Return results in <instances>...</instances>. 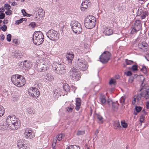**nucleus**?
<instances>
[{"mask_svg": "<svg viewBox=\"0 0 149 149\" xmlns=\"http://www.w3.org/2000/svg\"><path fill=\"white\" fill-rule=\"evenodd\" d=\"M4 8L6 10H9L11 8V6L7 3H6L4 5Z\"/></svg>", "mask_w": 149, "mask_h": 149, "instance_id": "obj_40", "label": "nucleus"}, {"mask_svg": "<svg viewBox=\"0 0 149 149\" xmlns=\"http://www.w3.org/2000/svg\"><path fill=\"white\" fill-rule=\"evenodd\" d=\"M5 13L7 15H10L12 14V11L10 10V9H9L7 11H6Z\"/></svg>", "mask_w": 149, "mask_h": 149, "instance_id": "obj_50", "label": "nucleus"}, {"mask_svg": "<svg viewBox=\"0 0 149 149\" xmlns=\"http://www.w3.org/2000/svg\"><path fill=\"white\" fill-rule=\"evenodd\" d=\"M125 62L126 63L127 65H130L133 62L132 61L129 60L127 59H125Z\"/></svg>", "mask_w": 149, "mask_h": 149, "instance_id": "obj_44", "label": "nucleus"}, {"mask_svg": "<svg viewBox=\"0 0 149 149\" xmlns=\"http://www.w3.org/2000/svg\"><path fill=\"white\" fill-rule=\"evenodd\" d=\"M0 38L1 40H4L5 38V36L3 34L1 35V36H0Z\"/></svg>", "mask_w": 149, "mask_h": 149, "instance_id": "obj_59", "label": "nucleus"}, {"mask_svg": "<svg viewBox=\"0 0 149 149\" xmlns=\"http://www.w3.org/2000/svg\"><path fill=\"white\" fill-rule=\"evenodd\" d=\"M135 97H136L135 96H134V100L133 101H132V103L133 104H134L136 102V98Z\"/></svg>", "mask_w": 149, "mask_h": 149, "instance_id": "obj_63", "label": "nucleus"}, {"mask_svg": "<svg viewBox=\"0 0 149 149\" xmlns=\"http://www.w3.org/2000/svg\"><path fill=\"white\" fill-rule=\"evenodd\" d=\"M74 107V106L72 104H71L69 107L66 108V110L68 112H71L73 110Z\"/></svg>", "mask_w": 149, "mask_h": 149, "instance_id": "obj_26", "label": "nucleus"}, {"mask_svg": "<svg viewBox=\"0 0 149 149\" xmlns=\"http://www.w3.org/2000/svg\"><path fill=\"white\" fill-rule=\"evenodd\" d=\"M145 57L147 60L149 61V53Z\"/></svg>", "mask_w": 149, "mask_h": 149, "instance_id": "obj_60", "label": "nucleus"}, {"mask_svg": "<svg viewBox=\"0 0 149 149\" xmlns=\"http://www.w3.org/2000/svg\"><path fill=\"white\" fill-rule=\"evenodd\" d=\"M21 65H23V67H25L26 68H28L30 66V64L27 61H25L24 62H21L20 63Z\"/></svg>", "mask_w": 149, "mask_h": 149, "instance_id": "obj_24", "label": "nucleus"}, {"mask_svg": "<svg viewBox=\"0 0 149 149\" xmlns=\"http://www.w3.org/2000/svg\"><path fill=\"white\" fill-rule=\"evenodd\" d=\"M141 71H142L145 74H146L147 72L146 68L145 66H143L141 69Z\"/></svg>", "mask_w": 149, "mask_h": 149, "instance_id": "obj_42", "label": "nucleus"}, {"mask_svg": "<svg viewBox=\"0 0 149 149\" xmlns=\"http://www.w3.org/2000/svg\"><path fill=\"white\" fill-rule=\"evenodd\" d=\"M148 16V12L146 11H144L142 13L141 15V19H144L146 17Z\"/></svg>", "mask_w": 149, "mask_h": 149, "instance_id": "obj_34", "label": "nucleus"}, {"mask_svg": "<svg viewBox=\"0 0 149 149\" xmlns=\"http://www.w3.org/2000/svg\"><path fill=\"white\" fill-rule=\"evenodd\" d=\"M85 134V132L84 131H77V134L78 136H79L81 135L84 134Z\"/></svg>", "mask_w": 149, "mask_h": 149, "instance_id": "obj_39", "label": "nucleus"}, {"mask_svg": "<svg viewBox=\"0 0 149 149\" xmlns=\"http://www.w3.org/2000/svg\"><path fill=\"white\" fill-rule=\"evenodd\" d=\"M100 101L102 104H104L106 103V100L104 96H101L100 97Z\"/></svg>", "mask_w": 149, "mask_h": 149, "instance_id": "obj_27", "label": "nucleus"}, {"mask_svg": "<svg viewBox=\"0 0 149 149\" xmlns=\"http://www.w3.org/2000/svg\"><path fill=\"white\" fill-rule=\"evenodd\" d=\"M111 54L109 52H104L99 58L100 61L102 63H105L108 62L110 60Z\"/></svg>", "mask_w": 149, "mask_h": 149, "instance_id": "obj_12", "label": "nucleus"}, {"mask_svg": "<svg viewBox=\"0 0 149 149\" xmlns=\"http://www.w3.org/2000/svg\"><path fill=\"white\" fill-rule=\"evenodd\" d=\"M113 126L115 129L118 130L121 128L120 123L118 120L115 121L113 123Z\"/></svg>", "mask_w": 149, "mask_h": 149, "instance_id": "obj_22", "label": "nucleus"}, {"mask_svg": "<svg viewBox=\"0 0 149 149\" xmlns=\"http://www.w3.org/2000/svg\"><path fill=\"white\" fill-rule=\"evenodd\" d=\"M65 136V135L63 134H61L58 135L56 136L57 140L59 141H61Z\"/></svg>", "mask_w": 149, "mask_h": 149, "instance_id": "obj_32", "label": "nucleus"}, {"mask_svg": "<svg viewBox=\"0 0 149 149\" xmlns=\"http://www.w3.org/2000/svg\"><path fill=\"white\" fill-rule=\"evenodd\" d=\"M143 11L141 9H140L139 8L138 10V12H137V16H139L140 15H141V14H142L143 13Z\"/></svg>", "mask_w": 149, "mask_h": 149, "instance_id": "obj_46", "label": "nucleus"}, {"mask_svg": "<svg viewBox=\"0 0 149 149\" xmlns=\"http://www.w3.org/2000/svg\"><path fill=\"white\" fill-rule=\"evenodd\" d=\"M50 66L49 60L47 58L40 59L38 61L35 65V68L38 72L47 70Z\"/></svg>", "mask_w": 149, "mask_h": 149, "instance_id": "obj_1", "label": "nucleus"}, {"mask_svg": "<svg viewBox=\"0 0 149 149\" xmlns=\"http://www.w3.org/2000/svg\"><path fill=\"white\" fill-rule=\"evenodd\" d=\"M121 123V125L123 127L126 128L127 127V125L125 123V121L124 120L122 121Z\"/></svg>", "mask_w": 149, "mask_h": 149, "instance_id": "obj_35", "label": "nucleus"}, {"mask_svg": "<svg viewBox=\"0 0 149 149\" xmlns=\"http://www.w3.org/2000/svg\"><path fill=\"white\" fill-rule=\"evenodd\" d=\"M25 141L24 139H20L18 141L17 143V145L19 148L23 146L24 145H26L25 143Z\"/></svg>", "mask_w": 149, "mask_h": 149, "instance_id": "obj_20", "label": "nucleus"}, {"mask_svg": "<svg viewBox=\"0 0 149 149\" xmlns=\"http://www.w3.org/2000/svg\"><path fill=\"white\" fill-rule=\"evenodd\" d=\"M145 116L143 115H141L140 117V121L141 123V125H142V123L143 122L144 120Z\"/></svg>", "mask_w": 149, "mask_h": 149, "instance_id": "obj_37", "label": "nucleus"}, {"mask_svg": "<svg viewBox=\"0 0 149 149\" xmlns=\"http://www.w3.org/2000/svg\"><path fill=\"white\" fill-rule=\"evenodd\" d=\"M6 123L9 128L12 130H16L20 126V122L17 120L14 115H10L8 117L6 120Z\"/></svg>", "mask_w": 149, "mask_h": 149, "instance_id": "obj_2", "label": "nucleus"}, {"mask_svg": "<svg viewBox=\"0 0 149 149\" xmlns=\"http://www.w3.org/2000/svg\"><path fill=\"white\" fill-rule=\"evenodd\" d=\"M67 60L69 63H71L72 60L74 57V55L73 54L70 53H67L66 55Z\"/></svg>", "mask_w": 149, "mask_h": 149, "instance_id": "obj_18", "label": "nucleus"}, {"mask_svg": "<svg viewBox=\"0 0 149 149\" xmlns=\"http://www.w3.org/2000/svg\"><path fill=\"white\" fill-rule=\"evenodd\" d=\"M140 95L146 99L149 100V89L143 91L140 93Z\"/></svg>", "mask_w": 149, "mask_h": 149, "instance_id": "obj_17", "label": "nucleus"}, {"mask_svg": "<svg viewBox=\"0 0 149 149\" xmlns=\"http://www.w3.org/2000/svg\"><path fill=\"white\" fill-rule=\"evenodd\" d=\"M56 139H54L53 141V142L52 144V149H55L54 148L56 144Z\"/></svg>", "mask_w": 149, "mask_h": 149, "instance_id": "obj_43", "label": "nucleus"}, {"mask_svg": "<svg viewBox=\"0 0 149 149\" xmlns=\"http://www.w3.org/2000/svg\"><path fill=\"white\" fill-rule=\"evenodd\" d=\"M28 94L30 96L37 98L40 95V93L39 90L36 88H30L28 90Z\"/></svg>", "mask_w": 149, "mask_h": 149, "instance_id": "obj_13", "label": "nucleus"}, {"mask_svg": "<svg viewBox=\"0 0 149 149\" xmlns=\"http://www.w3.org/2000/svg\"><path fill=\"white\" fill-rule=\"evenodd\" d=\"M5 113L4 108L1 106H0V117L2 116Z\"/></svg>", "mask_w": 149, "mask_h": 149, "instance_id": "obj_29", "label": "nucleus"}, {"mask_svg": "<svg viewBox=\"0 0 149 149\" xmlns=\"http://www.w3.org/2000/svg\"><path fill=\"white\" fill-rule=\"evenodd\" d=\"M19 149H29V148L28 145L26 144V145H24V146L21 148H19Z\"/></svg>", "mask_w": 149, "mask_h": 149, "instance_id": "obj_51", "label": "nucleus"}, {"mask_svg": "<svg viewBox=\"0 0 149 149\" xmlns=\"http://www.w3.org/2000/svg\"><path fill=\"white\" fill-rule=\"evenodd\" d=\"M8 127L7 123L3 122L1 125L0 126V129L2 130H4L7 129Z\"/></svg>", "mask_w": 149, "mask_h": 149, "instance_id": "obj_25", "label": "nucleus"}, {"mask_svg": "<svg viewBox=\"0 0 149 149\" xmlns=\"http://www.w3.org/2000/svg\"><path fill=\"white\" fill-rule=\"evenodd\" d=\"M46 34L47 37L52 40L56 41L59 39V35L57 31L53 29L49 30Z\"/></svg>", "mask_w": 149, "mask_h": 149, "instance_id": "obj_11", "label": "nucleus"}, {"mask_svg": "<svg viewBox=\"0 0 149 149\" xmlns=\"http://www.w3.org/2000/svg\"><path fill=\"white\" fill-rule=\"evenodd\" d=\"M11 35L10 34H8L6 39L7 40L8 42H10L11 40Z\"/></svg>", "mask_w": 149, "mask_h": 149, "instance_id": "obj_45", "label": "nucleus"}, {"mask_svg": "<svg viewBox=\"0 0 149 149\" xmlns=\"http://www.w3.org/2000/svg\"><path fill=\"white\" fill-rule=\"evenodd\" d=\"M96 115L97 118L99 121V123L101 124L102 123H103L102 117L99 114H97Z\"/></svg>", "mask_w": 149, "mask_h": 149, "instance_id": "obj_33", "label": "nucleus"}, {"mask_svg": "<svg viewBox=\"0 0 149 149\" xmlns=\"http://www.w3.org/2000/svg\"><path fill=\"white\" fill-rule=\"evenodd\" d=\"M141 26L139 20L136 21L134 23V25L132 27L131 33L133 34L139 31L141 28Z\"/></svg>", "mask_w": 149, "mask_h": 149, "instance_id": "obj_14", "label": "nucleus"}, {"mask_svg": "<svg viewBox=\"0 0 149 149\" xmlns=\"http://www.w3.org/2000/svg\"><path fill=\"white\" fill-rule=\"evenodd\" d=\"M76 104H81V100L80 98H77L76 100Z\"/></svg>", "mask_w": 149, "mask_h": 149, "instance_id": "obj_52", "label": "nucleus"}, {"mask_svg": "<svg viewBox=\"0 0 149 149\" xmlns=\"http://www.w3.org/2000/svg\"><path fill=\"white\" fill-rule=\"evenodd\" d=\"M13 42L15 43L16 44H17V40L15 39L13 40Z\"/></svg>", "mask_w": 149, "mask_h": 149, "instance_id": "obj_62", "label": "nucleus"}, {"mask_svg": "<svg viewBox=\"0 0 149 149\" xmlns=\"http://www.w3.org/2000/svg\"><path fill=\"white\" fill-rule=\"evenodd\" d=\"M24 134L25 135V137L26 139H32L35 136L34 134L32 133L31 130L28 129H26Z\"/></svg>", "mask_w": 149, "mask_h": 149, "instance_id": "obj_16", "label": "nucleus"}, {"mask_svg": "<svg viewBox=\"0 0 149 149\" xmlns=\"http://www.w3.org/2000/svg\"><path fill=\"white\" fill-rule=\"evenodd\" d=\"M29 25L32 27L34 28L36 26V24L34 22H31L30 24Z\"/></svg>", "mask_w": 149, "mask_h": 149, "instance_id": "obj_56", "label": "nucleus"}, {"mask_svg": "<svg viewBox=\"0 0 149 149\" xmlns=\"http://www.w3.org/2000/svg\"><path fill=\"white\" fill-rule=\"evenodd\" d=\"M45 15V12L43 9L40 8H36L35 9L33 12V16L35 17L34 19L36 20H40Z\"/></svg>", "mask_w": 149, "mask_h": 149, "instance_id": "obj_10", "label": "nucleus"}, {"mask_svg": "<svg viewBox=\"0 0 149 149\" xmlns=\"http://www.w3.org/2000/svg\"><path fill=\"white\" fill-rule=\"evenodd\" d=\"M11 80L14 84L18 87L22 86L26 83L25 79L23 76L17 74L13 75Z\"/></svg>", "mask_w": 149, "mask_h": 149, "instance_id": "obj_3", "label": "nucleus"}, {"mask_svg": "<svg viewBox=\"0 0 149 149\" xmlns=\"http://www.w3.org/2000/svg\"><path fill=\"white\" fill-rule=\"evenodd\" d=\"M116 82V81L115 79H111L109 82V84L110 85L114 84H115Z\"/></svg>", "mask_w": 149, "mask_h": 149, "instance_id": "obj_47", "label": "nucleus"}, {"mask_svg": "<svg viewBox=\"0 0 149 149\" xmlns=\"http://www.w3.org/2000/svg\"><path fill=\"white\" fill-rule=\"evenodd\" d=\"M1 29L3 31H5L7 30V27L6 25H3L1 27Z\"/></svg>", "mask_w": 149, "mask_h": 149, "instance_id": "obj_48", "label": "nucleus"}, {"mask_svg": "<svg viewBox=\"0 0 149 149\" xmlns=\"http://www.w3.org/2000/svg\"><path fill=\"white\" fill-rule=\"evenodd\" d=\"M70 25L74 33L78 34L81 33L82 31L81 24L78 21L73 20L71 22Z\"/></svg>", "mask_w": 149, "mask_h": 149, "instance_id": "obj_6", "label": "nucleus"}, {"mask_svg": "<svg viewBox=\"0 0 149 149\" xmlns=\"http://www.w3.org/2000/svg\"><path fill=\"white\" fill-rule=\"evenodd\" d=\"M146 108L147 109H149V101L146 103Z\"/></svg>", "mask_w": 149, "mask_h": 149, "instance_id": "obj_64", "label": "nucleus"}, {"mask_svg": "<svg viewBox=\"0 0 149 149\" xmlns=\"http://www.w3.org/2000/svg\"><path fill=\"white\" fill-rule=\"evenodd\" d=\"M142 108L140 107L136 106L135 109L137 113L139 112L142 109Z\"/></svg>", "mask_w": 149, "mask_h": 149, "instance_id": "obj_38", "label": "nucleus"}, {"mask_svg": "<svg viewBox=\"0 0 149 149\" xmlns=\"http://www.w3.org/2000/svg\"><path fill=\"white\" fill-rule=\"evenodd\" d=\"M71 88L72 89L74 90V92L75 93V90L76 89V88L74 86H72L71 87Z\"/></svg>", "mask_w": 149, "mask_h": 149, "instance_id": "obj_58", "label": "nucleus"}, {"mask_svg": "<svg viewBox=\"0 0 149 149\" xmlns=\"http://www.w3.org/2000/svg\"><path fill=\"white\" fill-rule=\"evenodd\" d=\"M125 97L122 96L120 99V102L122 106H123L125 104Z\"/></svg>", "mask_w": 149, "mask_h": 149, "instance_id": "obj_30", "label": "nucleus"}, {"mask_svg": "<svg viewBox=\"0 0 149 149\" xmlns=\"http://www.w3.org/2000/svg\"><path fill=\"white\" fill-rule=\"evenodd\" d=\"M4 9L3 8H0V11L1 13H3L4 12Z\"/></svg>", "mask_w": 149, "mask_h": 149, "instance_id": "obj_61", "label": "nucleus"}, {"mask_svg": "<svg viewBox=\"0 0 149 149\" xmlns=\"http://www.w3.org/2000/svg\"><path fill=\"white\" fill-rule=\"evenodd\" d=\"M91 3L88 0H86L83 2L81 7V10L82 11H84L86 9L90 7Z\"/></svg>", "mask_w": 149, "mask_h": 149, "instance_id": "obj_15", "label": "nucleus"}, {"mask_svg": "<svg viewBox=\"0 0 149 149\" xmlns=\"http://www.w3.org/2000/svg\"><path fill=\"white\" fill-rule=\"evenodd\" d=\"M95 19L92 15H89L86 17L84 20V25L88 29H91L94 27L96 24Z\"/></svg>", "mask_w": 149, "mask_h": 149, "instance_id": "obj_5", "label": "nucleus"}, {"mask_svg": "<svg viewBox=\"0 0 149 149\" xmlns=\"http://www.w3.org/2000/svg\"><path fill=\"white\" fill-rule=\"evenodd\" d=\"M27 19L26 18H22L19 20H16L15 21V24L18 25L22 23L23 21H26Z\"/></svg>", "mask_w": 149, "mask_h": 149, "instance_id": "obj_28", "label": "nucleus"}, {"mask_svg": "<svg viewBox=\"0 0 149 149\" xmlns=\"http://www.w3.org/2000/svg\"><path fill=\"white\" fill-rule=\"evenodd\" d=\"M63 88L65 91L67 92L69 91L70 90L69 86L67 84H64Z\"/></svg>", "mask_w": 149, "mask_h": 149, "instance_id": "obj_31", "label": "nucleus"}, {"mask_svg": "<svg viewBox=\"0 0 149 149\" xmlns=\"http://www.w3.org/2000/svg\"><path fill=\"white\" fill-rule=\"evenodd\" d=\"M44 36L42 33L40 31H35L32 38L33 43L39 45L42 44L44 40Z\"/></svg>", "mask_w": 149, "mask_h": 149, "instance_id": "obj_4", "label": "nucleus"}, {"mask_svg": "<svg viewBox=\"0 0 149 149\" xmlns=\"http://www.w3.org/2000/svg\"><path fill=\"white\" fill-rule=\"evenodd\" d=\"M103 32L106 35L109 36L113 33V31L110 28L105 27Z\"/></svg>", "mask_w": 149, "mask_h": 149, "instance_id": "obj_19", "label": "nucleus"}, {"mask_svg": "<svg viewBox=\"0 0 149 149\" xmlns=\"http://www.w3.org/2000/svg\"><path fill=\"white\" fill-rule=\"evenodd\" d=\"M27 112L29 114H31L33 113V110L32 108H29L27 109Z\"/></svg>", "mask_w": 149, "mask_h": 149, "instance_id": "obj_49", "label": "nucleus"}, {"mask_svg": "<svg viewBox=\"0 0 149 149\" xmlns=\"http://www.w3.org/2000/svg\"><path fill=\"white\" fill-rule=\"evenodd\" d=\"M69 73L70 78L72 80L77 81L81 77V72L75 68H72Z\"/></svg>", "mask_w": 149, "mask_h": 149, "instance_id": "obj_7", "label": "nucleus"}, {"mask_svg": "<svg viewBox=\"0 0 149 149\" xmlns=\"http://www.w3.org/2000/svg\"><path fill=\"white\" fill-rule=\"evenodd\" d=\"M70 148H71L72 149H80V147L77 145L70 146Z\"/></svg>", "mask_w": 149, "mask_h": 149, "instance_id": "obj_36", "label": "nucleus"}, {"mask_svg": "<svg viewBox=\"0 0 149 149\" xmlns=\"http://www.w3.org/2000/svg\"><path fill=\"white\" fill-rule=\"evenodd\" d=\"M54 65H56L57 67H54L55 72L59 74H62L66 72V67L63 64H58L54 63Z\"/></svg>", "mask_w": 149, "mask_h": 149, "instance_id": "obj_9", "label": "nucleus"}, {"mask_svg": "<svg viewBox=\"0 0 149 149\" xmlns=\"http://www.w3.org/2000/svg\"><path fill=\"white\" fill-rule=\"evenodd\" d=\"M75 66L80 70L82 71L86 70L88 68L87 63L83 59H78L75 62Z\"/></svg>", "mask_w": 149, "mask_h": 149, "instance_id": "obj_8", "label": "nucleus"}, {"mask_svg": "<svg viewBox=\"0 0 149 149\" xmlns=\"http://www.w3.org/2000/svg\"><path fill=\"white\" fill-rule=\"evenodd\" d=\"M5 14L3 13H2L0 15V19H3L5 17Z\"/></svg>", "mask_w": 149, "mask_h": 149, "instance_id": "obj_54", "label": "nucleus"}, {"mask_svg": "<svg viewBox=\"0 0 149 149\" xmlns=\"http://www.w3.org/2000/svg\"><path fill=\"white\" fill-rule=\"evenodd\" d=\"M46 79L49 81H52L54 80L53 77L49 73H47L45 76Z\"/></svg>", "mask_w": 149, "mask_h": 149, "instance_id": "obj_23", "label": "nucleus"}, {"mask_svg": "<svg viewBox=\"0 0 149 149\" xmlns=\"http://www.w3.org/2000/svg\"><path fill=\"white\" fill-rule=\"evenodd\" d=\"M132 69L133 71H136L138 70L137 66L134 65L132 66Z\"/></svg>", "mask_w": 149, "mask_h": 149, "instance_id": "obj_41", "label": "nucleus"}, {"mask_svg": "<svg viewBox=\"0 0 149 149\" xmlns=\"http://www.w3.org/2000/svg\"><path fill=\"white\" fill-rule=\"evenodd\" d=\"M141 97L142 96L140 94V95H138L137 96H136V99H137L138 101H139L141 100Z\"/></svg>", "mask_w": 149, "mask_h": 149, "instance_id": "obj_55", "label": "nucleus"}, {"mask_svg": "<svg viewBox=\"0 0 149 149\" xmlns=\"http://www.w3.org/2000/svg\"><path fill=\"white\" fill-rule=\"evenodd\" d=\"M132 74V72L130 71H128L126 73V75L127 76H130Z\"/></svg>", "mask_w": 149, "mask_h": 149, "instance_id": "obj_57", "label": "nucleus"}, {"mask_svg": "<svg viewBox=\"0 0 149 149\" xmlns=\"http://www.w3.org/2000/svg\"><path fill=\"white\" fill-rule=\"evenodd\" d=\"M148 44L146 42H143L139 44L138 47L141 49H146L148 48Z\"/></svg>", "mask_w": 149, "mask_h": 149, "instance_id": "obj_21", "label": "nucleus"}, {"mask_svg": "<svg viewBox=\"0 0 149 149\" xmlns=\"http://www.w3.org/2000/svg\"><path fill=\"white\" fill-rule=\"evenodd\" d=\"M81 105V104H76L75 109L77 111H78L79 110Z\"/></svg>", "mask_w": 149, "mask_h": 149, "instance_id": "obj_53", "label": "nucleus"}]
</instances>
